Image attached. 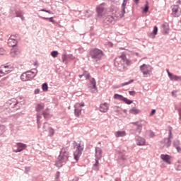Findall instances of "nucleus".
Here are the masks:
<instances>
[{
  "label": "nucleus",
  "mask_w": 181,
  "mask_h": 181,
  "mask_svg": "<svg viewBox=\"0 0 181 181\" xmlns=\"http://www.w3.org/2000/svg\"><path fill=\"white\" fill-rule=\"evenodd\" d=\"M89 54L94 64H100V62H101L103 57H104V52L98 48L90 49Z\"/></svg>",
  "instance_id": "obj_1"
},
{
  "label": "nucleus",
  "mask_w": 181,
  "mask_h": 181,
  "mask_svg": "<svg viewBox=\"0 0 181 181\" xmlns=\"http://www.w3.org/2000/svg\"><path fill=\"white\" fill-rule=\"evenodd\" d=\"M67 160H69V147H64L61 150L60 155L58 157L56 165L58 168H62L63 166V163H66Z\"/></svg>",
  "instance_id": "obj_2"
},
{
  "label": "nucleus",
  "mask_w": 181,
  "mask_h": 181,
  "mask_svg": "<svg viewBox=\"0 0 181 181\" xmlns=\"http://www.w3.org/2000/svg\"><path fill=\"white\" fill-rule=\"evenodd\" d=\"M75 151L74 152V159L78 160L81 156V152L84 150V143L80 141L79 144H76L74 147Z\"/></svg>",
  "instance_id": "obj_3"
},
{
  "label": "nucleus",
  "mask_w": 181,
  "mask_h": 181,
  "mask_svg": "<svg viewBox=\"0 0 181 181\" xmlns=\"http://www.w3.org/2000/svg\"><path fill=\"white\" fill-rule=\"evenodd\" d=\"M13 71V66L11 65L4 64L0 66V78L9 74Z\"/></svg>",
  "instance_id": "obj_4"
},
{
  "label": "nucleus",
  "mask_w": 181,
  "mask_h": 181,
  "mask_svg": "<svg viewBox=\"0 0 181 181\" xmlns=\"http://www.w3.org/2000/svg\"><path fill=\"white\" fill-rule=\"evenodd\" d=\"M140 71L144 75V77H149L152 74V66L144 64L140 66Z\"/></svg>",
  "instance_id": "obj_5"
},
{
  "label": "nucleus",
  "mask_w": 181,
  "mask_h": 181,
  "mask_svg": "<svg viewBox=\"0 0 181 181\" xmlns=\"http://www.w3.org/2000/svg\"><path fill=\"white\" fill-rule=\"evenodd\" d=\"M119 59L127 64V66H131L132 64V61H131L129 59L127 58V55L125 54H122L120 56H119L117 58H116L115 61V66H119Z\"/></svg>",
  "instance_id": "obj_6"
},
{
  "label": "nucleus",
  "mask_w": 181,
  "mask_h": 181,
  "mask_svg": "<svg viewBox=\"0 0 181 181\" xmlns=\"http://www.w3.org/2000/svg\"><path fill=\"white\" fill-rule=\"evenodd\" d=\"M96 12L99 18H103V16H105L107 13V8H105V4L103 3L100 5L97 6Z\"/></svg>",
  "instance_id": "obj_7"
},
{
  "label": "nucleus",
  "mask_w": 181,
  "mask_h": 181,
  "mask_svg": "<svg viewBox=\"0 0 181 181\" xmlns=\"http://www.w3.org/2000/svg\"><path fill=\"white\" fill-rule=\"evenodd\" d=\"M172 138H173V135L172 134V127H170L168 137L161 141V144H163L164 146L169 148V146L172 145V141H171Z\"/></svg>",
  "instance_id": "obj_8"
},
{
  "label": "nucleus",
  "mask_w": 181,
  "mask_h": 181,
  "mask_svg": "<svg viewBox=\"0 0 181 181\" xmlns=\"http://www.w3.org/2000/svg\"><path fill=\"white\" fill-rule=\"evenodd\" d=\"M84 103H76L74 105V113L76 117H81V111H83V107H84Z\"/></svg>",
  "instance_id": "obj_9"
},
{
  "label": "nucleus",
  "mask_w": 181,
  "mask_h": 181,
  "mask_svg": "<svg viewBox=\"0 0 181 181\" xmlns=\"http://www.w3.org/2000/svg\"><path fill=\"white\" fill-rule=\"evenodd\" d=\"M33 77H35V73L32 71H28L23 73L21 76V79L22 80V81H29L30 80H32Z\"/></svg>",
  "instance_id": "obj_10"
},
{
  "label": "nucleus",
  "mask_w": 181,
  "mask_h": 181,
  "mask_svg": "<svg viewBox=\"0 0 181 181\" xmlns=\"http://www.w3.org/2000/svg\"><path fill=\"white\" fill-rule=\"evenodd\" d=\"M125 15V11L124 10L119 11L118 8H115V11L112 12V16L116 18V19H121V18H124Z\"/></svg>",
  "instance_id": "obj_11"
},
{
  "label": "nucleus",
  "mask_w": 181,
  "mask_h": 181,
  "mask_svg": "<svg viewBox=\"0 0 181 181\" xmlns=\"http://www.w3.org/2000/svg\"><path fill=\"white\" fill-rule=\"evenodd\" d=\"M114 98L115 100H119L120 101H123L124 103H125V104H132L133 101L131 100H129L127 98H124V96H122V95H119V94H115L114 95Z\"/></svg>",
  "instance_id": "obj_12"
},
{
  "label": "nucleus",
  "mask_w": 181,
  "mask_h": 181,
  "mask_svg": "<svg viewBox=\"0 0 181 181\" xmlns=\"http://www.w3.org/2000/svg\"><path fill=\"white\" fill-rule=\"evenodd\" d=\"M17 43L16 35H11L8 40V46H10V47H16Z\"/></svg>",
  "instance_id": "obj_13"
},
{
  "label": "nucleus",
  "mask_w": 181,
  "mask_h": 181,
  "mask_svg": "<svg viewBox=\"0 0 181 181\" xmlns=\"http://www.w3.org/2000/svg\"><path fill=\"white\" fill-rule=\"evenodd\" d=\"M16 149L13 148V152L18 153V152H22L24 149H26L27 146L26 144H23V143H17L15 146Z\"/></svg>",
  "instance_id": "obj_14"
},
{
  "label": "nucleus",
  "mask_w": 181,
  "mask_h": 181,
  "mask_svg": "<svg viewBox=\"0 0 181 181\" xmlns=\"http://www.w3.org/2000/svg\"><path fill=\"white\" fill-rule=\"evenodd\" d=\"M110 108V105L107 103H102L100 105L99 110L100 112H107Z\"/></svg>",
  "instance_id": "obj_15"
},
{
  "label": "nucleus",
  "mask_w": 181,
  "mask_h": 181,
  "mask_svg": "<svg viewBox=\"0 0 181 181\" xmlns=\"http://www.w3.org/2000/svg\"><path fill=\"white\" fill-rule=\"evenodd\" d=\"M172 15L174 16V18H179V16H180V12H179V6H173Z\"/></svg>",
  "instance_id": "obj_16"
},
{
  "label": "nucleus",
  "mask_w": 181,
  "mask_h": 181,
  "mask_svg": "<svg viewBox=\"0 0 181 181\" xmlns=\"http://www.w3.org/2000/svg\"><path fill=\"white\" fill-rule=\"evenodd\" d=\"M132 124L136 125L137 129H142V127L146 125V122L144 120H141L140 122H134L132 123Z\"/></svg>",
  "instance_id": "obj_17"
},
{
  "label": "nucleus",
  "mask_w": 181,
  "mask_h": 181,
  "mask_svg": "<svg viewBox=\"0 0 181 181\" xmlns=\"http://www.w3.org/2000/svg\"><path fill=\"white\" fill-rule=\"evenodd\" d=\"M90 83V88H93L94 90H97V82L95 81V79L94 78H90L89 79Z\"/></svg>",
  "instance_id": "obj_18"
},
{
  "label": "nucleus",
  "mask_w": 181,
  "mask_h": 181,
  "mask_svg": "<svg viewBox=\"0 0 181 181\" xmlns=\"http://www.w3.org/2000/svg\"><path fill=\"white\" fill-rule=\"evenodd\" d=\"M19 53H21V52H19V49H18L16 47H14L11 49V56L12 57H16Z\"/></svg>",
  "instance_id": "obj_19"
},
{
  "label": "nucleus",
  "mask_w": 181,
  "mask_h": 181,
  "mask_svg": "<svg viewBox=\"0 0 181 181\" xmlns=\"http://www.w3.org/2000/svg\"><path fill=\"white\" fill-rule=\"evenodd\" d=\"M160 158L163 162H165V163H168V165H170V156L166 154H163L160 156Z\"/></svg>",
  "instance_id": "obj_20"
},
{
  "label": "nucleus",
  "mask_w": 181,
  "mask_h": 181,
  "mask_svg": "<svg viewBox=\"0 0 181 181\" xmlns=\"http://www.w3.org/2000/svg\"><path fill=\"white\" fill-rule=\"evenodd\" d=\"M168 74L170 80H172L173 81H178V80H180L181 78L180 76L172 74L170 72H169L168 70Z\"/></svg>",
  "instance_id": "obj_21"
},
{
  "label": "nucleus",
  "mask_w": 181,
  "mask_h": 181,
  "mask_svg": "<svg viewBox=\"0 0 181 181\" xmlns=\"http://www.w3.org/2000/svg\"><path fill=\"white\" fill-rule=\"evenodd\" d=\"M103 155V150L101 148H95V157L96 159H101V156Z\"/></svg>",
  "instance_id": "obj_22"
},
{
  "label": "nucleus",
  "mask_w": 181,
  "mask_h": 181,
  "mask_svg": "<svg viewBox=\"0 0 181 181\" xmlns=\"http://www.w3.org/2000/svg\"><path fill=\"white\" fill-rule=\"evenodd\" d=\"M136 145L139 146H144V145H145V139L142 137H138L136 139Z\"/></svg>",
  "instance_id": "obj_23"
},
{
  "label": "nucleus",
  "mask_w": 181,
  "mask_h": 181,
  "mask_svg": "<svg viewBox=\"0 0 181 181\" xmlns=\"http://www.w3.org/2000/svg\"><path fill=\"white\" fill-rule=\"evenodd\" d=\"M129 114H132L133 115H136L138 114H140L141 110L136 107H132L129 111Z\"/></svg>",
  "instance_id": "obj_24"
},
{
  "label": "nucleus",
  "mask_w": 181,
  "mask_h": 181,
  "mask_svg": "<svg viewBox=\"0 0 181 181\" xmlns=\"http://www.w3.org/2000/svg\"><path fill=\"white\" fill-rule=\"evenodd\" d=\"M162 28L165 35L169 33V24L168 23H165L164 24H163Z\"/></svg>",
  "instance_id": "obj_25"
},
{
  "label": "nucleus",
  "mask_w": 181,
  "mask_h": 181,
  "mask_svg": "<svg viewBox=\"0 0 181 181\" xmlns=\"http://www.w3.org/2000/svg\"><path fill=\"white\" fill-rule=\"evenodd\" d=\"M100 159L95 158V163L93 165L94 170H100V163L98 162Z\"/></svg>",
  "instance_id": "obj_26"
},
{
  "label": "nucleus",
  "mask_w": 181,
  "mask_h": 181,
  "mask_svg": "<svg viewBox=\"0 0 181 181\" xmlns=\"http://www.w3.org/2000/svg\"><path fill=\"white\" fill-rule=\"evenodd\" d=\"M125 135H126L125 131H122V132L119 131L115 133V136L117 138H119V136H125Z\"/></svg>",
  "instance_id": "obj_27"
},
{
  "label": "nucleus",
  "mask_w": 181,
  "mask_h": 181,
  "mask_svg": "<svg viewBox=\"0 0 181 181\" xmlns=\"http://www.w3.org/2000/svg\"><path fill=\"white\" fill-rule=\"evenodd\" d=\"M114 21H115V18L111 16H109L106 18V22H108V23H112Z\"/></svg>",
  "instance_id": "obj_28"
},
{
  "label": "nucleus",
  "mask_w": 181,
  "mask_h": 181,
  "mask_svg": "<svg viewBox=\"0 0 181 181\" xmlns=\"http://www.w3.org/2000/svg\"><path fill=\"white\" fill-rule=\"evenodd\" d=\"M148 11H149V3L148 1H146L145 7L143 10V12H144V13H148Z\"/></svg>",
  "instance_id": "obj_29"
},
{
  "label": "nucleus",
  "mask_w": 181,
  "mask_h": 181,
  "mask_svg": "<svg viewBox=\"0 0 181 181\" xmlns=\"http://www.w3.org/2000/svg\"><path fill=\"white\" fill-rule=\"evenodd\" d=\"M175 169H176V170H181V161L180 160H178L175 163Z\"/></svg>",
  "instance_id": "obj_30"
},
{
  "label": "nucleus",
  "mask_w": 181,
  "mask_h": 181,
  "mask_svg": "<svg viewBox=\"0 0 181 181\" xmlns=\"http://www.w3.org/2000/svg\"><path fill=\"white\" fill-rule=\"evenodd\" d=\"M45 108V105L43 104H39L36 107V111H42Z\"/></svg>",
  "instance_id": "obj_31"
},
{
  "label": "nucleus",
  "mask_w": 181,
  "mask_h": 181,
  "mask_svg": "<svg viewBox=\"0 0 181 181\" xmlns=\"http://www.w3.org/2000/svg\"><path fill=\"white\" fill-rule=\"evenodd\" d=\"M51 56H52V57H54V58L57 57V56H59V52H57V51H52L51 52Z\"/></svg>",
  "instance_id": "obj_32"
},
{
  "label": "nucleus",
  "mask_w": 181,
  "mask_h": 181,
  "mask_svg": "<svg viewBox=\"0 0 181 181\" xmlns=\"http://www.w3.org/2000/svg\"><path fill=\"white\" fill-rule=\"evenodd\" d=\"M42 89L43 90V91H47V90H49V86H47V83H43L42 85Z\"/></svg>",
  "instance_id": "obj_33"
},
{
  "label": "nucleus",
  "mask_w": 181,
  "mask_h": 181,
  "mask_svg": "<svg viewBox=\"0 0 181 181\" xmlns=\"http://www.w3.org/2000/svg\"><path fill=\"white\" fill-rule=\"evenodd\" d=\"M41 19H43L44 21H49V22H52V23H54V20H53V17L51 18H45V17H41Z\"/></svg>",
  "instance_id": "obj_34"
},
{
  "label": "nucleus",
  "mask_w": 181,
  "mask_h": 181,
  "mask_svg": "<svg viewBox=\"0 0 181 181\" xmlns=\"http://www.w3.org/2000/svg\"><path fill=\"white\" fill-rule=\"evenodd\" d=\"M127 6V0H124L122 4V10L125 12V8Z\"/></svg>",
  "instance_id": "obj_35"
},
{
  "label": "nucleus",
  "mask_w": 181,
  "mask_h": 181,
  "mask_svg": "<svg viewBox=\"0 0 181 181\" xmlns=\"http://www.w3.org/2000/svg\"><path fill=\"white\" fill-rule=\"evenodd\" d=\"M49 136H53L54 135V129H53L52 127H49Z\"/></svg>",
  "instance_id": "obj_36"
},
{
  "label": "nucleus",
  "mask_w": 181,
  "mask_h": 181,
  "mask_svg": "<svg viewBox=\"0 0 181 181\" xmlns=\"http://www.w3.org/2000/svg\"><path fill=\"white\" fill-rule=\"evenodd\" d=\"M131 83H134V80H130L129 82L122 83L121 87H124V86H128V84H131Z\"/></svg>",
  "instance_id": "obj_37"
},
{
  "label": "nucleus",
  "mask_w": 181,
  "mask_h": 181,
  "mask_svg": "<svg viewBox=\"0 0 181 181\" xmlns=\"http://www.w3.org/2000/svg\"><path fill=\"white\" fill-rule=\"evenodd\" d=\"M173 145H174V146H175V148H177V146H179V145H180V141H179V140H175L173 142Z\"/></svg>",
  "instance_id": "obj_38"
},
{
  "label": "nucleus",
  "mask_w": 181,
  "mask_h": 181,
  "mask_svg": "<svg viewBox=\"0 0 181 181\" xmlns=\"http://www.w3.org/2000/svg\"><path fill=\"white\" fill-rule=\"evenodd\" d=\"M154 35H158V27L157 26H154L153 27V30L152 33Z\"/></svg>",
  "instance_id": "obj_39"
},
{
  "label": "nucleus",
  "mask_w": 181,
  "mask_h": 181,
  "mask_svg": "<svg viewBox=\"0 0 181 181\" xmlns=\"http://www.w3.org/2000/svg\"><path fill=\"white\" fill-rule=\"evenodd\" d=\"M66 60H67V55L63 54L62 55V62H63V63H66Z\"/></svg>",
  "instance_id": "obj_40"
},
{
  "label": "nucleus",
  "mask_w": 181,
  "mask_h": 181,
  "mask_svg": "<svg viewBox=\"0 0 181 181\" xmlns=\"http://www.w3.org/2000/svg\"><path fill=\"white\" fill-rule=\"evenodd\" d=\"M156 112V110L155 109L151 110V112L150 114V117H152L153 115H155V113Z\"/></svg>",
  "instance_id": "obj_41"
},
{
  "label": "nucleus",
  "mask_w": 181,
  "mask_h": 181,
  "mask_svg": "<svg viewBox=\"0 0 181 181\" xmlns=\"http://www.w3.org/2000/svg\"><path fill=\"white\" fill-rule=\"evenodd\" d=\"M40 11L41 12H47V13H52V12H50V11H47V10H45V9H41Z\"/></svg>",
  "instance_id": "obj_42"
},
{
  "label": "nucleus",
  "mask_w": 181,
  "mask_h": 181,
  "mask_svg": "<svg viewBox=\"0 0 181 181\" xmlns=\"http://www.w3.org/2000/svg\"><path fill=\"white\" fill-rule=\"evenodd\" d=\"M0 54L3 55V54H5V49H0Z\"/></svg>",
  "instance_id": "obj_43"
},
{
  "label": "nucleus",
  "mask_w": 181,
  "mask_h": 181,
  "mask_svg": "<svg viewBox=\"0 0 181 181\" xmlns=\"http://www.w3.org/2000/svg\"><path fill=\"white\" fill-rule=\"evenodd\" d=\"M176 149H177V152H179L180 153H181V148H180V146H177L176 147Z\"/></svg>",
  "instance_id": "obj_44"
},
{
  "label": "nucleus",
  "mask_w": 181,
  "mask_h": 181,
  "mask_svg": "<svg viewBox=\"0 0 181 181\" xmlns=\"http://www.w3.org/2000/svg\"><path fill=\"white\" fill-rule=\"evenodd\" d=\"M86 79L90 80V78H91V76L90 75V74H88L86 76Z\"/></svg>",
  "instance_id": "obj_45"
},
{
  "label": "nucleus",
  "mask_w": 181,
  "mask_h": 181,
  "mask_svg": "<svg viewBox=\"0 0 181 181\" xmlns=\"http://www.w3.org/2000/svg\"><path fill=\"white\" fill-rule=\"evenodd\" d=\"M40 93V89H35V94H39Z\"/></svg>",
  "instance_id": "obj_46"
},
{
  "label": "nucleus",
  "mask_w": 181,
  "mask_h": 181,
  "mask_svg": "<svg viewBox=\"0 0 181 181\" xmlns=\"http://www.w3.org/2000/svg\"><path fill=\"white\" fill-rule=\"evenodd\" d=\"M130 95H135V91H129Z\"/></svg>",
  "instance_id": "obj_47"
},
{
  "label": "nucleus",
  "mask_w": 181,
  "mask_h": 181,
  "mask_svg": "<svg viewBox=\"0 0 181 181\" xmlns=\"http://www.w3.org/2000/svg\"><path fill=\"white\" fill-rule=\"evenodd\" d=\"M150 136L152 138L153 136H155V134H153V132H150Z\"/></svg>",
  "instance_id": "obj_48"
},
{
  "label": "nucleus",
  "mask_w": 181,
  "mask_h": 181,
  "mask_svg": "<svg viewBox=\"0 0 181 181\" xmlns=\"http://www.w3.org/2000/svg\"><path fill=\"white\" fill-rule=\"evenodd\" d=\"M135 4H139V0H134Z\"/></svg>",
  "instance_id": "obj_49"
},
{
  "label": "nucleus",
  "mask_w": 181,
  "mask_h": 181,
  "mask_svg": "<svg viewBox=\"0 0 181 181\" xmlns=\"http://www.w3.org/2000/svg\"><path fill=\"white\" fill-rule=\"evenodd\" d=\"M176 93V91H173L172 92V94H173V95H175V93Z\"/></svg>",
  "instance_id": "obj_50"
},
{
  "label": "nucleus",
  "mask_w": 181,
  "mask_h": 181,
  "mask_svg": "<svg viewBox=\"0 0 181 181\" xmlns=\"http://www.w3.org/2000/svg\"><path fill=\"white\" fill-rule=\"evenodd\" d=\"M179 114H180V115L181 117V109L179 110Z\"/></svg>",
  "instance_id": "obj_51"
},
{
  "label": "nucleus",
  "mask_w": 181,
  "mask_h": 181,
  "mask_svg": "<svg viewBox=\"0 0 181 181\" xmlns=\"http://www.w3.org/2000/svg\"><path fill=\"white\" fill-rule=\"evenodd\" d=\"M79 77H80V78H81V77H83V75H80Z\"/></svg>",
  "instance_id": "obj_52"
}]
</instances>
